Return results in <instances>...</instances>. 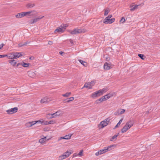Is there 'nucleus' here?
I'll return each mask as SVG.
<instances>
[{
    "mask_svg": "<svg viewBox=\"0 0 160 160\" xmlns=\"http://www.w3.org/2000/svg\"><path fill=\"white\" fill-rule=\"evenodd\" d=\"M101 95H101V93L100 92L99 90L93 93L91 95V97L92 98H95L99 97Z\"/></svg>",
    "mask_w": 160,
    "mask_h": 160,
    "instance_id": "7",
    "label": "nucleus"
},
{
    "mask_svg": "<svg viewBox=\"0 0 160 160\" xmlns=\"http://www.w3.org/2000/svg\"><path fill=\"white\" fill-rule=\"evenodd\" d=\"M37 13V12H36V11L35 12H32L31 13V14L29 15V16H34L36 15V14Z\"/></svg>",
    "mask_w": 160,
    "mask_h": 160,
    "instance_id": "48",
    "label": "nucleus"
},
{
    "mask_svg": "<svg viewBox=\"0 0 160 160\" xmlns=\"http://www.w3.org/2000/svg\"><path fill=\"white\" fill-rule=\"evenodd\" d=\"M127 123L129 125H130L131 126H132L134 124V121L133 120H130L127 122Z\"/></svg>",
    "mask_w": 160,
    "mask_h": 160,
    "instance_id": "33",
    "label": "nucleus"
},
{
    "mask_svg": "<svg viewBox=\"0 0 160 160\" xmlns=\"http://www.w3.org/2000/svg\"><path fill=\"white\" fill-rule=\"evenodd\" d=\"M113 66L111 64V63H109L106 62L104 65L103 67L105 69L107 70L112 68Z\"/></svg>",
    "mask_w": 160,
    "mask_h": 160,
    "instance_id": "5",
    "label": "nucleus"
},
{
    "mask_svg": "<svg viewBox=\"0 0 160 160\" xmlns=\"http://www.w3.org/2000/svg\"><path fill=\"white\" fill-rule=\"evenodd\" d=\"M79 62L82 64L83 66H85V67H87V63L82 60H80V59H79Z\"/></svg>",
    "mask_w": 160,
    "mask_h": 160,
    "instance_id": "20",
    "label": "nucleus"
},
{
    "mask_svg": "<svg viewBox=\"0 0 160 160\" xmlns=\"http://www.w3.org/2000/svg\"><path fill=\"white\" fill-rule=\"evenodd\" d=\"M125 112V110L124 109H120L119 110H118V111L116 112H115L116 115H117L118 113V115H121L123 114Z\"/></svg>",
    "mask_w": 160,
    "mask_h": 160,
    "instance_id": "15",
    "label": "nucleus"
},
{
    "mask_svg": "<svg viewBox=\"0 0 160 160\" xmlns=\"http://www.w3.org/2000/svg\"><path fill=\"white\" fill-rule=\"evenodd\" d=\"M18 110V108L17 107H15L11 108L6 111V112L8 114H12L16 112Z\"/></svg>",
    "mask_w": 160,
    "mask_h": 160,
    "instance_id": "3",
    "label": "nucleus"
},
{
    "mask_svg": "<svg viewBox=\"0 0 160 160\" xmlns=\"http://www.w3.org/2000/svg\"><path fill=\"white\" fill-rule=\"evenodd\" d=\"M72 135L68 134L64 136L65 139H69L71 138Z\"/></svg>",
    "mask_w": 160,
    "mask_h": 160,
    "instance_id": "32",
    "label": "nucleus"
},
{
    "mask_svg": "<svg viewBox=\"0 0 160 160\" xmlns=\"http://www.w3.org/2000/svg\"><path fill=\"white\" fill-rule=\"evenodd\" d=\"M103 97H105V98L106 99V100L109 99L110 98V97L108 96V94H106V95L103 96Z\"/></svg>",
    "mask_w": 160,
    "mask_h": 160,
    "instance_id": "45",
    "label": "nucleus"
},
{
    "mask_svg": "<svg viewBox=\"0 0 160 160\" xmlns=\"http://www.w3.org/2000/svg\"><path fill=\"white\" fill-rule=\"evenodd\" d=\"M110 10L109 8H107L106 9H105L104 10V15L105 16L107 15L108 13L110 12Z\"/></svg>",
    "mask_w": 160,
    "mask_h": 160,
    "instance_id": "26",
    "label": "nucleus"
},
{
    "mask_svg": "<svg viewBox=\"0 0 160 160\" xmlns=\"http://www.w3.org/2000/svg\"><path fill=\"white\" fill-rule=\"evenodd\" d=\"M61 111H58L52 114H51V117L50 118H52L55 117V116H60L61 114Z\"/></svg>",
    "mask_w": 160,
    "mask_h": 160,
    "instance_id": "9",
    "label": "nucleus"
},
{
    "mask_svg": "<svg viewBox=\"0 0 160 160\" xmlns=\"http://www.w3.org/2000/svg\"><path fill=\"white\" fill-rule=\"evenodd\" d=\"M35 12H36L35 11L32 10V11H28V12H23L24 14V16H25L26 15L28 14V15L29 16V15L31 14V13Z\"/></svg>",
    "mask_w": 160,
    "mask_h": 160,
    "instance_id": "25",
    "label": "nucleus"
},
{
    "mask_svg": "<svg viewBox=\"0 0 160 160\" xmlns=\"http://www.w3.org/2000/svg\"><path fill=\"white\" fill-rule=\"evenodd\" d=\"M18 47H20L24 46L23 44L22 43H20L18 44Z\"/></svg>",
    "mask_w": 160,
    "mask_h": 160,
    "instance_id": "51",
    "label": "nucleus"
},
{
    "mask_svg": "<svg viewBox=\"0 0 160 160\" xmlns=\"http://www.w3.org/2000/svg\"><path fill=\"white\" fill-rule=\"evenodd\" d=\"M24 12H20L18 13L17 15H16L15 16V17L17 18H21L24 16Z\"/></svg>",
    "mask_w": 160,
    "mask_h": 160,
    "instance_id": "16",
    "label": "nucleus"
},
{
    "mask_svg": "<svg viewBox=\"0 0 160 160\" xmlns=\"http://www.w3.org/2000/svg\"><path fill=\"white\" fill-rule=\"evenodd\" d=\"M52 100L50 98H48L47 97H46L41 99L40 102L42 103H48Z\"/></svg>",
    "mask_w": 160,
    "mask_h": 160,
    "instance_id": "6",
    "label": "nucleus"
},
{
    "mask_svg": "<svg viewBox=\"0 0 160 160\" xmlns=\"http://www.w3.org/2000/svg\"><path fill=\"white\" fill-rule=\"evenodd\" d=\"M8 62L13 66H15L17 63V62L14 59L9 60Z\"/></svg>",
    "mask_w": 160,
    "mask_h": 160,
    "instance_id": "17",
    "label": "nucleus"
},
{
    "mask_svg": "<svg viewBox=\"0 0 160 160\" xmlns=\"http://www.w3.org/2000/svg\"><path fill=\"white\" fill-rule=\"evenodd\" d=\"M138 56L142 59L144 60V59L143 57L145 56L143 54H138Z\"/></svg>",
    "mask_w": 160,
    "mask_h": 160,
    "instance_id": "36",
    "label": "nucleus"
},
{
    "mask_svg": "<svg viewBox=\"0 0 160 160\" xmlns=\"http://www.w3.org/2000/svg\"><path fill=\"white\" fill-rule=\"evenodd\" d=\"M71 94V92H67L65 94H63L62 96L64 97H68L69 95H70Z\"/></svg>",
    "mask_w": 160,
    "mask_h": 160,
    "instance_id": "37",
    "label": "nucleus"
},
{
    "mask_svg": "<svg viewBox=\"0 0 160 160\" xmlns=\"http://www.w3.org/2000/svg\"><path fill=\"white\" fill-rule=\"evenodd\" d=\"M38 122H40V123H42V122H41V120H39L38 121H33L31 122H28L26 124V125L28 127H30L32 126V125L36 124Z\"/></svg>",
    "mask_w": 160,
    "mask_h": 160,
    "instance_id": "2",
    "label": "nucleus"
},
{
    "mask_svg": "<svg viewBox=\"0 0 160 160\" xmlns=\"http://www.w3.org/2000/svg\"><path fill=\"white\" fill-rule=\"evenodd\" d=\"M110 59V58L109 57H106V60L107 61H109Z\"/></svg>",
    "mask_w": 160,
    "mask_h": 160,
    "instance_id": "63",
    "label": "nucleus"
},
{
    "mask_svg": "<svg viewBox=\"0 0 160 160\" xmlns=\"http://www.w3.org/2000/svg\"><path fill=\"white\" fill-rule=\"evenodd\" d=\"M4 46V44L3 43H2L0 45V50Z\"/></svg>",
    "mask_w": 160,
    "mask_h": 160,
    "instance_id": "59",
    "label": "nucleus"
},
{
    "mask_svg": "<svg viewBox=\"0 0 160 160\" xmlns=\"http://www.w3.org/2000/svg\"><path fill=\"white\" fill-rule=\"evenodd\" d=\"M34 59V57H31L29 58V59L30 60H33Z\"/></svg>",
    "mask_w": 160,
    "mask_h": 160,
    "instance_id": "64",
    "label": "nucleus"
},
{
    "mask_svg": "<svg viewBox=\"0 0 160 160\" xmlns=\"http://www.w3.org/2000/svg\"><path fill=\"white\" fill-rule=\"evenodd\" d=\"M30 65V63H25L23 62H22V63L21 64V65H22L24 67L27 68L28 67L29 65Z\"/></svg>",
    "mask_w": 160,
    "mask_h": 160,
    "instance_id": "22",
    "label": "nucleus"
},
{
    "mask_svg": "<svg viewBox=\"0 0 160 160\" xmlns=\"http://www.w3.org/2000/svg\"><path fill=\"white\" fill-rule=\"evenodd\" d=\"M125 21L124 17H122L121 18L120 22H122V23H123Z\"/></svg>",
    "mask_w": 160,
    "mask_h": 160,
    "instance_id": "43",
    "label": "nucleus"
},
{
    "mask_svg": "<svg viewBox=\"0 0 160 160\" xmlns=\"http://www.w3.org/2000/svg\"><path fill=\"white\" fill-rule=\"evenodd\" d=\"M102 150L103 153L108 151L106 147L104 148V149H102Z\"/></svg>",
    "mask_w": 160,
    "mask_h": 160,
    "instance_id": "46",
    "label": "nucleus"
},
{
    "mask_svg": "<svg viewBox=\"0 0 160 160\" xmlns=\"http://www.w3.org/2000/svg\"><path fill=\"white\" fill-rule=\"evenodd\" d=\"M30 42L27 41L25 42L23 44V45L24 46H26L28 44H29Z\"/></svg>",
    "mask_w": 160,
    "mask_h": 160,
    "instance_id": "52",
    "label": "nucleus"
},
{
    "mask_svg": "<svg viewBox=\"0 0 160 160\" xmlns=\"http://www.w3.org/2000/svg\"><path fill=\"white\" fill-rule=\"evenodd\" d=\"M110 20V19L105 18L103 21V23L105 24H108V23L109 24Z\"/></svg>",
    "mask_w": 160,
    "mask_h": 160,
    "instance_id": "29",
    "label": "nucleus"
},
{
    "mask_svg": "<svg viewBox=\"0 0 160 160\" xmlns=\"http://www.w3.org/2000/svg\"><path fill=\"white\" fill-rule=\"evenodd\" d=\"M62 139H65L64 136L60 137V138H59V139H58V140H59Z\"/></svg>",
    "mask_w": 160,
    "mask_h": 160,
    "instance_id": "61",
    "label": "nucleus"
},
{
    "mask_svg": "<svg viewBox=\"0 0 160 160\" xmlns=\"http://www.w3.org/2000/svg\"><path fill=\"white\" fill-rule=\"evenodd\" d=\"M117 137V135H115L113 136L111 139H110V141H113L114 139H115V140L116 139Z\"/></svg>",
    "mask_w": 160,
    "mask_h": 160,
    "instance_id": "38",
    "label": "nucleus"
},
{
    "mask_svg": "<svg viewBox=\"0 0 160 160\" xmlns=\"http://www.w3.org/2000/svg\"><path fill=\"white\" fill-rule=\"evenodd\" d=\"M55 121L53 120H50L49 121H48V124H53L55 123Z\"/></svg>",
    "mask_w": 160,
    "mask_h": 160,
    "instance_id": "40",
    "label": "nucleus"
},
{
    "mask_svg": "<svg viewBox=\"0 0 160 160\" xmlns=\"http://www.w3.org/2000/svg\"><path fill=\"white\" fill-rule=\"evenodd\" d=\"M52 43H53L51 41H49L48 42V44L49 45H51L52 44Z\"/></svg>",
    "mask_w": 160,
    "mask_h": 160,
    "instance_id": "58",
    "label": "nucleus"
},
{
    "mask_svg": "<svg viewBox=\"0 0 160 160\" xmlns=\"http://www.w3.org/2000/svg\"><path fill=\"white\" fill-rule=\"evenodd\" d=\"M116 146V145L113 144L112 145L110 146H109L107 147H106V148L107 149L108 151H109L112 150L111 148H114Z\"/></svg>",
    "mask_w": 160,
    "mask_h": 160,
    "instance_id": "18",
    "label": "nucleus"
},
{
    "mask_svg": "<svg viewBox=\"0 0 160 160\" xmlns=\"http://www.w3.org/2000/svg\"><path fill=\"white\" fill-rule=\"evenodd\" d=\"M46 137H45L44 138H41L39 140V142L40 143H42L44 142H45V141H46Z\"/></svg>",
    "mask_w": 160,
    "mask_h": 160,
    "instance_id": "28",
    "label": "nucleus"
},
{
    "mask_svg": "<svg viewBox=\"0 0 160 160\" xmlns=\"http://www.w3.org/2000/svg\"><path fill=\"white\" fill-rule=\"evenodd\" d=\"M65 102H69L70 101H69V99L68 98H67L66 99H65Z\"/></svg>",
    "mask_w": 160,
    "mask_h": 160,
    "instance_id": "55",
    "label": "nucleus"
},
{
    "mask_svg": "<svg viewBox=\"0 0 160 160\" xmlns=\"http://www.w3.org/2000/svg\"><path fill=\"white\" fill-rule=\"evenodd\" d=\"M68 26V25H67L66 24H63V26H62V25H61L60 26V27H61L62 28V29H63L65 30L66 29V28Z\"/></svg>",
    "mask_w": 160,
    "mask_h": 160,
    "instance_id": "35",
    "label": "nucleus"
},
{
    "mask_svg": "<svg viewBox=\"0 0 160 160\" xmlns=\"http://www.w3.org/2000/svg\"><path fill=\"white\" fill-rule=\"evenodd\" d=\"M138 5H130V10L131 11H134L136 8H137Z\"/></svg>",
    "mask_w": 160,
    "mask_h": 160,
    "instance_id": "13",
    "label": "nucleus"
},
{
    "mask_svg": "<svg viewBox=\"0 0 160 160\" xmlns=\"http://www.w3.org/2000/svg\"><path fill=\"white\" fill-rule=\"evenodd\" d=\"M69 154V156L71 154V152H68V151H67L66 152H65V153H63L64 154Z\"/></svg>",
    "mask_w": 160,
    "mask_h": 160,
    "instance_id": "54",
    "label": "nucleus"
},
{
    "mask_svg": "<svg viewBox=\"0 0 160 160\" xmlns=\"http://www.w3.org/2000/svg\"><path fill=\"white\" fill-rule=\"evenodd\" d=\"M78 155V154H77L76 153H75L73 155V157H76Z\"/></svg>",
    "mask_w": 160,
    "mask_h": 160,
    "instance_id": "60",
    "label": "nucleus"
},
{
    "mask_svg": "<svg viewBox=\"0 0 160 160\" xmlns=\"http://www.w3.org/2000/svg\"><path fill=\"white\" fill-rule=\"evenodd\" d=\"M108 125V123L105 122V120L100 122L98 125V127L100 128H103Z\"/></svg>",
    "mask_w": 160,
    "mask_h": 160,
    "instance_id": "8",
    "label": "nucleus"
},
{
    "mask_svg": "<svg viewBox=\"0 0 160 160\" xmlns=\"http://www.w3.org/2000/svg\"><path fill=\"white\" fill-rule=\"evenodd\" d=\"M82 32V30L81 29L75 28L72 31H70V33L72 34H76L80 33Z\"/></svg>",
    "mask_w": 160,
    "mask_h": 160,
    "instance_id": "4",
    "label": "nucleus"
},
{
    "mask_svg": "<svg viewBox=\"0 0 160 160\" xmlns=\"http://www.w3.org/2000/svg\"><path fill=\"white\" fill-rule=\"evenodd\" d=\"M88 82H86L84 85V86L82 88V89L83 88H89V85Z\"/></svg>",
    "mask_w": 160,
    "mask_h": 160,
    "instance_id": "34",
    "label": "nucleus"
},
{
    "mask_svg": "<svg viewBox=\"0 0 160 160\" xmlns=\"http://www.w3.org/2000/svg\"><path fill=\"white\" fill-rule=\"evenodd\" d=\"M115 18H112V19H110V23L109 24H111L114 22L115 21Z\"/></svg>",
    "mask_w": 160,
    "mask_h": 160,
    "instance_id": "39",
    "label": "nucleus"
},
{
    "mask_svg": "<svg viewBox=\"0 0 160 160\" xmlns=\"http://www.w3.org/2000/svg\"><path fill=\"white\" fill-rule=\"evenodd\" d=\"M89 87V89H92V87L94 86L95 83V82L93 81H92L91 82H88Z\"/></svg>",
    "mask_w": 160,
    "mask_h": 160,
    "instance_id": "19",
    "label": "nucleus"
},
{
    "mask_svg": "<svg viewBox=\"0 0 160 160\" xmlns=\"http://www.w3.org/2000/svg\"><path fill=\"white\" fill-rule=\"evenodd\" d=\"M14 52L10 53L8 54V58L10 59L14 58Z\"/></svg>",
    "mask_w": 160,
    "mask_h": 160,
    "instance_id": "27",
    "label": "nucleus"
},
{
    "mask_svg": "<svg viewBox=\"0 0 160 160\" xmlns=\"http://www.w3.org/2000/svg\"><path fill=\"white\" fill-rule=\"evenodd\" d=\"M110 119L109 118H107L105 119V122H106L107 123H108V124L109 122H110Z\"/></svg>",
    "mask_w": 160,
    "mask_h": 160,
    "instance_id": "47",
    "label": "nucleus"
},
{
    "mask_svg": "<svg viewBox=\"0 0 160 160\" xmlns=\"http://www.w3.org/2000/svg\"><path fill=\"white\" fill-rule=\"evenodd\" d=\"M125 126H126V127H127L128 129H129L132 126H131L130 125H129V124H128L127 123H126V124L125 125Z\"/></svg>",
    "mask_w": 160,
    "mask_h": 160,
    "instance_id": "44",
    "label": "nucleus"
},
{
    "mask_svg": "<svg viewBox=\"0 0 160 160\" xmlns=\"http://www.w3.org/2000/svg\"><path fill=\"white\" fill-rule=\"evenodd\" d=\"M69 41L72 44V45H73L74 44V42H73V40L71 39H70L69 40Z\"/></svg>",
    "mask_w": 160,
    "mask_h": 160,
    "instance_id": "56",
    "label": "nucleus"
},
{
    "mask_svg": "<svg viewBox=\"0 0 160 160\" xmlns=\"http://www.w3.org/2000/svg\"><path fill=\"white\" fill-rule=\"evenodd\" d=\"M68 99H69V101H73L74 99V98L73 97H71L70 98H68Z\"/></svg>",
    "mask_w": 160,
    "mask_h": 160,
    "instance_id": "50",
    "label": "nucleus"
},
{
    "mask_svg": "<svg viewBox=\"0 0 160 160\" xmlns=\"http://www.w3.org/2000/svg\"><path fill=\"white\" fill-rule=\"evenodd\" d=\"M44 17V16H39V17L34 18L33 19H31L29 21L28 23L30 24L34 23L38 21L41 19H42Z\"/></svg>",
    "mask_w": 160,
    "mask_h": 160,
    "instance_id": "1",
    "label": "nucleus"
},
{
    "mask_svg": "<svg viewBox=\"0 0 160 160\" xmlns=\"http://www.w3.org/2000/svg\"><path fill=\"white\" fill-rule=\"evenodd\" d=\"M83 152V150H80L79 152L78 153V155L79 156H82V155Z\"/></svg>",
    "mask_w": 160,
    "mask_h": 160,
    "instance_id": "41",
    "label": "nucleus"
},
{
    "mask_svg": "<svg viewBox=\"0 0 160 160\" xmlns=\"http://www.w3.org/2000/svg\"><path fill=\"white\" fill-rule=\"evenodd\" d=\"M64 53V52L62 51H61L59 52V54L62 55H63V54Z\"/></svg>",
    "mask_w": 160,
    "mask_h": 160,
    "instance_id": "62",
    "label": "nucleus"
},
{
    "mask_svg": "<svg viewBox=\"0 0 160 160\" xmlns=\"http://www.w3.org/2000/svg\"><path fill=\"white\" fill-rule=\"evenodd\" d=\"M64 31V30L62 29V28L61 27H58L57 29H56L54 31V33H56V32H63Z\"/></svg>",
    "mask_w": 160,
    "mask_h": 160,
    "instance_id": "11",
    "label": "nucleus"
},
{
    "mask_svg": "<svg viewBox=\"0 0 160 160\" xmlns=\"http://www.w3.org/2000/svg\"><path fill=\"white\" fill-rule=\"evenodd\" d=\"M35 6V4H32L31 3H28L26 5V7L28 8H32Z\"/></svg>",
    "mask_w": 160,
    "mask_h": 160,
    "instance_id": "24",
    "label": "nucleus"
},
{
    "mask_svg": "<svg viewBox=\"0 0 160 160\" xmlns=\"http://www.w3.org/2000/svg\"><path fill=\"white\" fill-rule=\"evenodd\" d=\"M51 117V114L50 113H48L46 117L47 118L49 119H51V118H50Z\"/></svg>",
    "mask_w": 160,
    "mask_h": 160,
    "instance_id": "53",
    "label": "nucleus"
},
{
    "mask_svg": "<svg viewBox=\"0 0 160 160\" xmlns=\"http://www.w3.org/2000/svg\"><path fill=\"white\" fill-rule=\"evenodd\" d=\"M108 94V96H109L110 97V98L112 97L113 96V94L111 93H109Z\"/></svg>",
    "mask_w": 160,
    "mask_h": 160,
    "instance_id": "57",
    "label": "nucleus"
},
{
    "mask_svg": "<svg viewBox=\"0 0 160 160\" xmlns=\"http://www.w3.org/2000/svg\"><path fill=\"white\" fill-rule=\"evenodd\" d=\"M99 91L101 93V95H102L104 92H106L107 91V88H104L102 89L99 90Z\"/></svg>",
    "mask_w": 160,
    "mask_h": 160,
    "instance_id": "23",
    "label": "nucleus"
},
{
    "mask_svg": "<svg viewBox=\"0 0 160 160\" xmlns=\"http://www.w3.org/2000/svg\"><path fill=\"white\" fill-rule=\"evenodd\" d=\"M106 101V99L105 98V97H103V96L102 97L99 99H97L95 102L96 103L98 104L100 103V102L104 101Z\"/></svg>",
    "mask_w": 160,
    "mask_h": 160,
    "instance_id": "10",
    "label": "nucleus"
},
{
    "mask_svg": "<svg viewBox=\"0 0 160 160\" xmlns=\"http://www.w3.org/2000/svg\"><path fill=\"white\" fill-rule=\"evenodd\" d=\"M103 153L102 150H100L99 151L97 152L96 153L95 155L96 156H98L99 155H101Z\"/></svg>",
    "mask_w": 160,
    "mask_h": 160,
    "instance_id": "31",
    "label": "nucleus"
},
{
    "mask_svg": "<svg viewBox=\"0 0 160 160\" xmlns=\"http://www.w3.org/2000/svg\"><path fill=\"white\" fill-rule=\"evenodd\" d=\"M112 17V15H109L108 16L106 17L105 18H107V19H111L110 18H111Z\"/></svg>",
    "mask_w": 160,
    "mask_h": 160,
    "instance_id": "49",
    "label": "nucleus"
},
{
    "mask_svg": "<svg viewBox=\"0 0 160 160\" xmlns=\"http://www.w3.org/2000/svg\"><path fill=\"white\" fill-rule=\"evenodd\" d=\"M128 129L125 125L124 126L123 128L121 129L122 133H123L126 132Z\"/></svg>",
    "mask_w": 160,
    "mask_h": 160,
    "instance_id": "21",
    "label": "nucleus"
},
{
    "mask_svg": "<svg viewBox=\"0 0 160 160\" xmlns=\"http://www.w3.org/2000/svg\"><path fill=\"white\" fill-rule=\"evenodd\" d=\"M69 156V154H63L61 156H60L59 157V160H63V159H65L67 157H68Z\"/></svg>",
    "mask_w": 160,
    "mask_h": 160,
    "instance_id": "14",
    "label": "nucleus"
},
{
    "mask_svg": "<svg viewBox=\"0 0 160 160\" xmlns=\"http://www.w3.org/2000/svg\"><path fill=\"white\" fill-rule=\"evenodd\" d=\"M41 122H42V123H41V124L43 123V125H46L48 124V121H44L43 122V121H41Z\"/></svg>",
    "mask_w": 160,
    "mask_h": 160,
    "instance_id": "42",
    "label": "nucleus"
},
{
    "mask_svg": "<svg viewBox=\"0 0 160 160\" xmlns=\"http://www.w3.org/2000/svg\"><path fill=\"white\" fill-rule=\"evenodd\" d=\"M123 120V119H121L118 122V123L116 125V126L115 127L114 129H115L117 128L118 127V125H120L122 121Z\"/></svg>",
    "mask_w": 160,
    "mask_h": 160,
    "instance_id": "30",
    "label": "nucleus"
},
{
    "mask_svg": "<svg viewBox=\"0 0 160 160\" xmlns=\"http://www.w3.org/2000/svg\"><path fill=\"white\" fill-rule=\"evenodd\" d=\"M22 52H14V59H16L22 56Z\"/></svg>",
    "mask_w": 160,
    "mask_h": 160,
    "instance_id": "12",
    "label": "nucleus"
}]
</instances>
